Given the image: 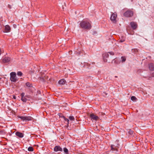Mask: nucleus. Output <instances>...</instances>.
I'll list each match as a JSON object with an SVG mask.
<instances>
[{
    "instance_id": "f257e3e1",
    "label": "nucleus",
    "mask_w": 154,
    "mask_h": 154,
    "mask_svg": "<svg viewBox=\"0 0 154 154\" xmlns=\"http://www.w3.org/2000/svg\"><path fill=\"white\" fill-rule=\"evenodd\" d=\"M80 28L86 29H90L91 28V23L88 20H83L80 23Z\"/></svg>"
},
{
    "instance_id": "f03ea898",
    "label": "nucleus",
    "mask_w": 154,
    "mask_h": 154,
    "mask_svg": "<svg viewBox=\"0 0 154 154\" xmlns=\"http://www.w3.org/2000/svg\"><path fill=\"white\" fill-rule=\"evenodd\" d=\"M10 79L11 82H16L18 79L17 78L16 74L15 72H12L10 74Z\"/></svg>"
},
{
    "instance_id": "7ed1b4c3",
    "label": "nucleus",
    "mask_w": 154,
    "mask_h": 154,
    "mask_svg": "<svg viewBox=\"0 0 154 154\" xmlns=\"http://www.w3.org/2000/svg\"><path fill=\"white\" fill-rule=\"evenodd\" d=\"M134 13L133 11L130 9H129L126 11L123 14L124 16L127 17H131L133 15Z\"/></svg>"
},
{
    "instance_id": "20e7f679",
    "label": "nucleus",
    "mask_w": 154,
    "mask_h": 154,
    "mask_svg": "<svg viewBox=\"0 0 154 154\" xmlns=\"http://www.w3.org/2000/svg\"><path fill=\"white\" fill-rule=\"evenodd\" d=\"M18 117L23 121H30L33 119V118L30 116H18Z\"/></svg>"
},
{
    "instance_id": "39448f33",
    "label": "nucleus",
    "mask_w": 154,
    "mask_h": 154,
    "mask_svg": "<svg viewBox=\"0 0 154 154\" xmlns=\"http://www.w3.org/2000/svg\"><path fill=\"white\" fill-rule=\"evenodd\" d=\"M117 15L116 13H112L110 17L111 20L113 23L116 22V18Z\"/></svg>"
},
{
    "instance_id": "423d86ee",
    "label": "nucleus",
    "mask_w": 154,
    "mask_h": 154,
    "mask_svg": "<svg viewBox=\"0 0 154 154\" xmlns=\"http://www.w3.org/2000/svg\"><path fill=\"white\" fill-rule=\"evenodd\" d=\"M130 25L132 28L134 30L136 29L137 27V23L135 22H131L130 23Z\"/></svg>"
},
{
    "instance_id": "0eeeda50",
    "label": "nucleus",
    "mask_w": 154,
    "mask_h": 154,
    "mask_svg": "<svg viewBox=\"0 0 154 154\" xmlns=\"http://www.w3.org/2000/svg\"><path fill=\"white\" fill-rule=\"evenodd\" d=\"M90 116L91 118V119L95 121H97L99 119L98 117L94 115V113L91 114Z\"/></svg>"
},
{
    "instance_id": "6e6552de",
    "label": "nucleus",
    "mask_w": 154,
    "mask_h": 154,
    "mask_svg": "<svg viewBox=\"0 0 154 154\" xmlns=\"http://www.w3.org/2000/svg\"><path fill=\"white\" fill-rule=\"evenodd\" d=\"M11 60V58L9 57H5L3 58L2 60V62L3 63H8Z\"/></svg>"
},
{
    "instance_id": "1a4fd4ad",
    "label": "nucleus",
    "mask_w": 154,
    "mask_h": 154,
    "mask_svg": "<svg viewBox=\"0 0 154 154\" xmlns=\"http://www.w3.org/2000/svg\"><path fill=\"white\" fill-rule=\"evenodd\" d=\"M11 30V28L10 26L8 25H6L5 26V28L3 31L4 32H10Z\"/></svg>"
},
{
    "instance_id": "9d476101",
    "label": "nucleus",
    "mask_w": 154,
    "mask_h": 154,
    "mask_svg": "<svg viewBox=\"0 0 154 154\" xmlns=\"http://www.w3.org/2000/svg\"><path fill=\"white\" fill-rule=\"evenodd\" d=\"M15 135L19 137L22 138L23 137L24 134L21 132L17 131L15 133Z\"/></svg>"
},
{
    "instance_id": "9b49d317",
    "label": "nucleus",
    "mask_w": 154,
    "mask_h": 154,
    "mask_svg": "<svg viewBox=\"0 0 154 154\" xmlns=\"http://www.w3.org/2000/svg\"><path fill=\"white\" fill-rule=\"evenodd\" d=\"M54 151L55 152L62 151V149L60 146H56L54 148Z\"/></svg>"
},
{
    "instance_id": "f8f14e48",
    "label": "nucleus",
    "mask_w": 154,
    "mask_h": 154,
    "mask_svg": "<svg viewBox=\"0 0 154 154\" xmlns=\"http://www.w3.org/2000/svg\"><path fill=\"white\" fill-rule=\"evenodd\" d=\"M149 68L150 71L154 70V65L152 63H150L149 64Z\"/></svg>"
},
{
    "instance_id": "ddd939ff",
    "label": "nucleus",
    "mask_w": 154,
    "mask_h": 154,
    "mask_svg": "<svg viewBox=\"0 0 154 154\" xmlns=\"http://www.w3.org/2000/svg\"><path fill=\"white\" fill-rule=\"evenodd\" d=\"M66 83V81L64 79L60 80L58 82V83L60 85H64Z\"/></svg>"
},
{
    "instance_id": "4468645a",
    "label": "nucleus",
    "mask_w": 154,
    "mask_h": 154,
    "mask_svg": "<svg viewBox=\"0 0 154 154\" xmlns=\"http://www.w3.org/2000/svg\"><path fill=\"white\" fill-rule=\"evenodd\" d=\"M111 149L112 151H118V148L116 146H115L114 145H111Z\"/></svg>"
},
{
    "instance_id": "2eb2a0df",
    "label": "nucleus",
    "mask_w": 154,
    "mask_h": 154,
    "mask_svg": "<svg viewBox=\"0 0 154 154\" xmlns=\"http://www.w3.org/2000/svg\"><path fill=\"white\" fill-rule=\"evenodd\" d=\"M103 58H107L109 57V55L108 53H105L103 54Z\"/></svg>"
},
{
    "instance_id": "dca6fc26",
    "label": "nucleus",
    "mask_w": 154,
    "mask_h": 154,
    "mask_svg": "<svg viewBox=\"0 0 154 154\" xmlns=\"http://www.w3.org/2000/svg\"><path fill=\"white\" fill-rule=\"evenodd\" d=\"M26 85L28 87H32V84L29 82L26 83Z\"/></svg>"
},
{
    "instance_id": "f3484780",
    "label": "nucleus",
    "mask_w": 154,
    "mask_h": 154,
    "mask_svg": "<svg viewBox=\"0 0 154 154\" xmlns=\"http://www.w3.org/2000/svg\"><path fill=\"white\" fill-rule=\"evenodd\" d=\"M113 61H114V63L116 64H118L119 63V60L117 58H116L113 60Z\"/></svg>"
},
{
    "instance_id": "a211bd4d",
    "label": "nucleus",
    "mask_w": 154,
    "mask_h": 154,
    "mask_svg": "<svg viewBox=\"0 0 154 154\" xmlns=\"http://www.w3.org/2000/svg\"><path fill=\"white\" fill-rule=\"evenodd\" d=\"M122 62H125L126 60V57L125 56H122L121 57Z\"/></svg>"
},
{
    "instance_id": "6ab92c4d",
    "label": "nucleus",
    "mask_w": 154,
    "mask_h": 154,
    "mask_svg": "<svg viewBox=\"0 0 154 154\" xmlns=\"http://www.w3.org/2000/svg\"><path fill=\"white\" fill-rule=\"evenodd\" d=\"M131 100H132L134 101H135L137 100V99L136 97L134 96H133L131 97Z\"/></svg>"
},
{
    "instance_id": "aec40b11",
    "label": "nucleus",
    "mask_w": 154,
    "mask_h": 154,
    "mask_svg": "<svg viewBox=\"0 0 154 154\" xmlns=\"http://www.w3.org/2000/svg\"><path fill=\"white\" fill-rule=\"evenodd\" d=\"M28 150L29 151L32 152L34 150V149L32 147L30 146L28 148Z\"/></svg>"
},
{
    "instance_id": "412c9836",
    "label": "nucleus",
    "mask_w": 154,
    "mask_h": 154,
    "mask_svg": "<svg viewBox=\"0 0 154 154\" xmlns=\"http://www.w3.org/2000/svg\"><path fill=\"white\" fill-rule=\"evenodd\" d=\"M21 100L23 102H26L27 100L26 98L25 97H21Z\"/></svg>"
},
{
    "instance_id": "4be33fe9",
    "label": "nucleus",
    "mask_w": 154,
    "mask_h": 154,
    "mask_svg": "<svg viewBox=\"0 0 154 154\" xmlns=\"http://www.w3.org/2000/svg\"><path fill=\"white\" fill-rule=\"evenodd\" d=\"M17 74L19 76H21L23 75V73L20 71H19L17 72Z\"/></svg>"
},
{
    "instance_id": "5701e85b",
    "label": "nucleus",
    "mask_w": 154,
    "mask_h": 154,
    "mask_svg": "<svg viewBox=\"0 0 154 154\" xmlns=\"http://www.w3.org/2000/svg\"><path fill=\"white\" fill-rule=\"evenodd\" d=\"M63 151L65 152L67 154H68V149L66 148H63Z\"/></svg>"
},
{
    "instance_id": "b1692460",
    "label": "nucleus",
    "mask_w": 154,
    "mask_h": 154,
    "mask_svg": "<svg viewBox=\"0 0 154 154\" xmlns=\"http://www.w3.org/2000/svg\"><path fill=\"white\" fill-rule=\"evenodd\" d=\"M69 119L70 120L74 121L75 120L74 117L72 116H70L69 117Z\"/></svg>"
},
{
    "instance_id": "393cba45",
    "label": "nucleus",
    "mask_w": 154,
    "mask_h": 154,
    "mask_svg": "<svg viewBox=\"0 0 154 154\" xmlns=\"http://www.w3.org/2000/svg\"><path fill=\"white\" fill-rule=\"evenodd\" d=\"M108 53L111 55H114L115 54L114 52L113 51L109 52H108Z\"/></svg>"
},
{
    "instance_id": "a878e982",
    "label": "nucleus",
    "mask_w": 154,
    "mask_h": 154,
    "mask_svg": "<svg viewBox=\"0 0 154 154\" xmlns=\"http://www.w3.org/2000/svg\"><path fill=\"white\" fill-rule=\"evenodd\" d=\"M64 120L65 121L67 122L68 123H69V121L68 119L66 118Z\"/></svg>"
},
{
    "instance_id": "bb28decb",
    "label": "nucleus",
    "mask_w": 154,
    "mask_h": 154,
    "mask_svg": "<svg viewBox=\"0 0 154 154\" xmlns=\"http://www.w3.org/2000/svg\"><path fill=\"white\" fill-rule=\"evenodd\" d=\"M25 95V94L24 93H22L21 94V97H24Z\"/></svg>"
},
{
    "instance_id": "cd10ccee",
    "label": "nucleus",
    "mask_w": 154,
    "mask_h": 154,
    "mask_svg": "<svg viewBox=\"0 0 154 154\" xmlns=\"http://www.w3.org/2000/svg\"><path fill=\"white\" fill-rule=\"evenodd\" d=\"M129 133H130V134H132L133 133V131H131V130H130L129 131Z\"/></svg>"
},
{
    "instance_id": "c85d7f7f",
    "label": "nucleus",
    "mask_w": 154,
    "mask_h": 154,
    "mask_svg": "<svg viewBox=\"0 0 154 154\" xmlns=\"http://www.w3.org/2000/svg\"><path fill=\"white\" fill-rule=\"evenodd\" d=\"M8 7L9 8L11 9V6L10 5H8Z\"/></svg>"
},
{
    "instance_id": "c756f323",
    "label": "nucleus",
    "mask_w": 154,
    "mask_h": 154,
    "mask_svg": "<svg viewBox=\"0 0 154 154\" xmlns=\"http://www.w3.org/2000/svg\"><path fill=\"white\" fill-rule=\"evenodd\" d=\"M151 75L152 77H154V72H153L151 74Z\"/></svg>"
},
{
    "instance_id": "7c9ffc66",
    "label": "nucleus",
    "mask_w": 154,
    "mask_h": 154,
    "mask_svg": "<svg viewBox=\"0 0 154 154\" xmlns=\"http://www.w3.org/2000/svg\"><path fill=\"white\" fill-rule=\"evenodd\" d=\"M134 51L135 52H138V50L137 49H134Z\"/></svg>"
},
{
    "instance_id": "2f4dec72",
    "label": "nucleus",
    "mask_w": 154,
    "mask_h": 154,
    "mask_svg": "<svg viewBox=\"0 0 154 154\" xmlns=\"http://www.w3.org/2000/svg\"><path fill=\"white\" fill-rule=\"evenodd\" d=\"M103 59L104 61V62H106L107 61V59H104V58H103Z\"/></svg>"
},
{
    "instance_id": "473e14b6",
    "label": "nucleus",
    "mask_w": 154,
    "mask_h": 154,
    "mask_svg": "<svg viewBox=\"0 0 154 154\" xmlns=\"http://www.w3.org/2000/svg\"><path fill=\"white\" fill-rule=\"evenodd\" d=\"M61 117L63 118L64 119L66 118L65 116H61Z\"/></svg>"
},
{
    "instance_id": "72a5a7b5",
    "label": "nucleus",
    "mask_w": 154,
    "mask_h": 154,
    "mask_svg": "<svg viewBox=\"0 0 154 154\" xmlns=\"http://www.w3.org/2000/svg\"><path fill=\"white\" fill-rule=\"evenodd\" d=\"M13 98L14 99H16V97L14 95L13 96Z\"/></svg>"
},
{
    "instance_id": "f704fd0d",
    "label": "nucleus",
    "mask_w": 154,
    "mask_h": 154,
    "mask_svg": "<svg viewBox=\"0 0 154 154\" xmlns=\"http://www.w3.org/2000/svg\"><path fill=\"white\" fill-rule=\"evenodd\" d=\"M85 65H87L88 66H89L90 65V64H88V63H86L85 64Z\"/></svg>"
},
{
    "instance_id": "c9c22d12",
    "label": "nucleus",
    "mask_w": 154,
    "mask_h": 154,
    "mask_svg": "<svg viewBox=\"0 0 154 154\" xmlns=\"http://www.w3.org/2000/svg\"><path fill=\"white\" fill-rule=\"evenodd\" d=\"M124 41H125V40H123V41H122L121 40H120L119 41H120V42H123Z\"/></svg>"
},
{
    "instance_id": "e433bc0d",
    "label": "nucleus",
    "mask_w": 154,
    "mask_h": 154,
    "mask_svg": "<svg viewBox=\"0 0 154 154\" xmlns=\"http://www.w3.org/2000/svg\"><path fill=\"white\" fill-rule=\"evenodd\" d=\"M115 78H117V76H115Z\"/></svg>"
},
{
    "instance_id": "4c0bfd02",
    "label": "nucleus",
    "mask_w": 154,
    "mask_h": 154,
    "mask_svg": "<svg viewBox=\"0 0 154 154\" xmlns=\"http://www.w3.org/2000/svg\"><path fill=\"white\" fill-rule=\"evenodd\" d=\"M1 79H2V78L0 77V81L1 80Z\"/></svg>"
}]
</instances>
